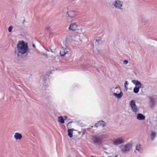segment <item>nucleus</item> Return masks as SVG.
I'll use <instances>...</instances> for the list:
<instances>
[{"mask_svg":"<svg viewBox=\"0 0 157 157\" xmlns=\"http://www.w3.org/2000/svg\"><path fill=\"white\" fill-rule=\"evenodd\" d=\"M17 48L18 52L22 54L25 53L28 50L27 44L23 41L18 42L17 45Z\"/></svg>","mask_w":157,"mask_h":157,"instance_id":"obj_1","label":"nucleus"},{"mask_svg":"<svg viewBox=\"0 0 157 157\" xmlns=\"http://www.w3.org/2000/svg\"><path fill=\"white\" fill-rule=\"evenodd\" d=\"M132 82L136 86L133 89V92L136 94L139 92L140 89L141 87L142 84L140 81L135 80H132Z\"/></svg>","mask_w":157,"mask_h":157,"instance_id":"obj_2","label":"nucleus"},{"mask_svg":"<svg viewBox=\"0 0 157 157\" xmlns=\"http://www.w3.org/2000/svg\"><path fill=\"white\" fill-rule=\"evenodd\" d=\"M83 34L77 33L73 37V43L76 45H79L82 43V40L80 39V36Z\"/></svg>","mask_w":157,"mask_h":157,"instance_id":"obj_3","label":"nucleus"},{"mask_svg":"<svg viewBox=\"0 0 157 157\" xmlns=\"http://www.w3.org/2000/svg\"><path fill=\"white\" fill-rule=\"evenodd\" d=\"M130 106L132 111L136 114L139 111V108L136 105L135 101L132 100L130 102Z\"/></svg>","mask_w":157,"mask_h":157,"instance_id":"obj_4","label":"nucleus"},{"mask_svg":"<svg viewBox=\"0 0 157 157\" xmlns=\"http://www.w3.org/2000/svg\"><path fill=\"white\" fill-rule=\"evenodd\" d=\"M123 2L119 0H116L113 3V5L116 8L121 10H123Z\"/></svg>","mask_w":157,"mask_h":157,"instance_id":"obj_5","label":"nucleus"},{"mask_svg":"<svg viewBox=\"0 0 157 157\" xmlns=\"http://www.w3.org/2000/svg\"><path fill=\"white\" fill-rule=\"evenodd\" d=\"M77 13L76 12L74 11L69 10V11L68 12L67 15H68V19H70L72 21L76 18Z\"/></svg>","mask_w":157,"mask_h":157,"instance_id":"obj_6","label":"nucleus"},{"mask_svg":"<svg viewBox=\"0 0 157 157\" xmlns=\"http://www.w3.org/2000/svg\"><path fill=\"white\" fill-rule=\"evenodd\" d=\"M132 147V144L130 143H128L125 144L122 147V151L124 153H126L129 151Z\"/></svg>","mask_w":157,"mask_h":157,"instance_id":"obj_7","label":"nucleus"},{"mask_svg":"<svg viewBox=\"0 0 157 157\" xmlns=\"http://www.w3.org/2000/svg\"><path fill=\"white\" fill-rule=\"evenodd\" d=\"M69 52V49L67 47H63L60 49V53L61 56H64L65 54H67Z\"/></svg>","mask_w":157,"mask_h":157,"instance_id":"obj_8","label":"nucleus"},{"mask_svg":"<svg viewBox=\"0 0 157 157\" xmlns=\"http://www.w3.org/2000/svg\"><path fill=\"white\" fill-rule=\"evenodd\" d=\"M124 142V140L123 137L117 138L114 141L113 144L115 145H118L123 144Z\"/></svg>","mask_w":157,"mask_h":157,"instance_id":"obj_9","label":"nucleus"},{"mask_svg":"<svg viewBox=\"0 0 157 157\" xmlns=\"http://www.w3.org/2000/svg\"><path fill=\"white\" fill-rule=\"evenodd\" d=\"M110 91L113 95L115 93H119L120 91H121L120 87L118 86H116L113 87L111 89Z\"/></svg>","mask_w":157,"mask_h":157,"instance_id":"obj_10","label":"nucleus"},{"mask_svg":"<svg viewBox=\"0 0 157 157\" xmlns=\"http://www.w3.org/2000/svg\"><path fill=\"white\" fill-rule=\"evenodd\" d=\"M91 140L93 141V143L94 144H98L101 142V138L96 136H93Z\"/></svg>","mask_w":157,"mask_h":157,"instance_id":"obj_11","label":"nucleus"},{"mask_svg":"<svg viewBox=\"0 0 157 157\" xmlns=\"http://www.w3.org/2000/svg\"><path fill=\"white\" fill-rule=\"evenodd\" d=\"M48 75H44L43 76V84L44 86H48Z\"/></svg>","mask_w":157,"mask_h":157,"instance_id":"obj_12","label":"nucleus"},{"mask_svg":"<svg viewBox=\"0 0 157 157\" xmlns=\"http://www.w3.org/2000/svg\"><path fill=\"white\" fill-rule=\"evenodd\" d=\"M78 26V25L76 23H71L68 29L69 30L75 31L77 29Z\"/></svg>","mask_w":157,"mask_h":157,"instance_id":"obj_13","label":"nucleus"},{"mask_svg":"<svg viewBox=\"0 0 157 157\" xmlns=\"http://www.w3.org/2000/svg\"><path fill=\"white\" fill-rule=\"evenodd\" d=\"M14 137L16 140H20L22 138V136L20 133L16 132L14 133Z\"/></svg>","mask_w":157,"mask_h":157,"instance_id":"obj_14","label":"nucleus"},{"mask_svg":"<svg viewBox=\"0 0 157 157\" xmlns=\"http://www.w3.org/2000/svg\"><path fill=\"white\" fill-rule=\"evenodd\" d=\"M137 119L139 120H144L145 118V117L141 113H138L136 116Z\"/></svg>","mask_w":157,"mask_h":157,"instance_id":"obj_15","label":"nucleus"},{"mask_svg":"<svg viewBox=\"0 0 157 157\" xmlns=\"http://www.w3.org/2000/svg\"><path fill=\"white\" fill-rule=\"evenodd\" d=\"M113 95L117 99H120L123 96V93L122 91H121L119 93H115Z\"/></svg>","mask_w":157,"mask_h":157,"instance_id":"obj_16","label":"nucleus"},{"mask_svg":"<svg viewBox=\"0 0 157 157\" xmlns=\"http://www.w3.org/2000/svg\"><path fill=\"white\" fill-rule=\"evenodd\" d=\"M136 150L139 152L141 153L143 151L141 145L139 144H137L136 146Z\"/></svg>","mask_w":157,"mask_h":157,"instance_id":"obj_17","label":"nucleus"},{"mask_svg":"<svg viewBox=\"0 0 157 157\" xmlns=\"http://www.w3.org/2000/svg\"><path fill=\"white\" fill-rule=\"evenodd\" d=\"M149 100L150 102L151 107H154L155 105V100L152 97H151L149 98Z\"/></svg>","mask_w":157,"mask_h":157,"instance_id":"obj_18","label":"nucleus"},{"mask_svg":"<svg viewBox=\"0 0 157 157\" xmlns=\"http://www.w3.org/2000/svg\"><path fill=\"white\" fill-rule=\"evenodd\" d=\"M74 130V129L72 128L71 129H68L67 130L68 135L70 138H71L73 136V132Z\"/></svg>","mask_w":157,"mask_h":157,"instance_id":"obj_19","label":"nucleus"},{"mask_svg":"<svg viewBox=\"0 0 157 157\" xmlns=\"http://www.w3.org/2000/svg\"><path fill=\"white\" fill-rule=\"evenodd\" d=\"M99 126H101L102 127H104L106 125V124L103 121H99L98 122Z\"/></svg>","mask_w":157,"mask_h":157,"instance_id":"obj_20","label":"nucleus"},{"mask_svg":"<svg viewBox=\"0 0 157 157\" xmlns=\"http://www.w3.org/2000/svg\"><path fill=\"white\" fill-rule=\"evenodd\" d=\"M156 136V133L154 131L151 132V138L152 140H154Z\"/></svg>","mask_w":157,"mask_h":157,"instance_id":"obj_21","label":"nucleus"},{"mask_svg":"<svg viewBox=\"0 0 157 157\" xmlns=\"http://www.w3.org/2000/svg\"><path fill=\"white\" fill-rule=\"evenodd\" d=\"M58 121L61 123L62 124H63L64 123V119L63 118V117L62 116H59V117L58 118Z\"/></svg>","mask_w":157,"mask_h":157,"instance_id":"obj_22","label":"nucleus"},{"mask_svg":"<svg viewBox=\"0 0 157 157\" xmlns=\"http://www.w3.org/2000/svg\"><path fill=\"white\" fill-rule=\"evenodd\" d=\"M109 136V133H106L105 134H103V135H102L101 136V138H108Z\"/></svg>","mask_w":157,"mask_h":157,"instance_id":"obj_23","label":"nucleus"},{"mask_svg":"<svg viewBox=\"0 0 157 157\" xmlns=\"http://www.w3.org/2000/svg\"><path fill=\"white\" fill-rule=\"evenodd\" d=\"M69 11V10H68L67 8H64L63 10V12L65 14H68V12Z\"/></svg>","mask_w":157,"mask_h":157,"instance_id":"obj_24","label":"nucleus"},{"mask_svg":"<svg viewBox=\"0 0 157 157\" xmlns=\"http://www.w3.org/2000/svg\"><path fill=\"white\" fill-rule=\"evenodd\" d=\"M128 81H125L124 83L125 88L127 90L128 89Z\"/></svg>","mask_w":157,"mask_h":157,"instance_id":"obj_25","label":"nucleus"},{"mask_svg":"<svg viewBox=\"0 0 157 157\" xmlns=\"http://www.w3.org/2000/svg\"><path fill=\"white\" fill-rule=\"evenodd\" d=\"M13 28V26H10L8 28V30L9 32H11Z\"/></svg>","mask_w":157,"mask_h":157,"instance_id":"obj_26","label":"nucleus"},{"mask_svg":"<svg viewBox=\"0 0 157 157\" xmlns=\"http://www.w3.org/2000/svg\"><path fill=\"white\" fill-rule=\"evenodd\" d=\"M101 40L100 39H96L95 40V42H97V43H99L101 41Z\"/></svg>","mask_w":157,"mask_h":157,"instance_id":"obj_27","label":"nucleus"},{"mask_svg":"<svg viewBox=\"0 0 157 157\" xmlns=\"http://www.w3.org/2000/svg\"><path fill=\"white\" fill-rule=\"evenodd\" d=\"M128 62L127 60H125L124 61L123 63L124 64H127L128 63Z\"/></svg>","mask_w":157,"mask_h":157,"instance_id":"obj_28","label":"nucleus"},{"mask_svg":"<svg viewBox=\"0 0 157 157\" xmlns=\"http://www.w3.org/2000/svg\"><path fill=\"white\" fill-rule=\"evenodd\" d=\"M98 126H99V124H98V122L97 123H95L94 124V127H96V128H97Z\"/></svg>","mask_w":157,"mask_h":157,"instance_id":"obj_29","label":"nucleus"},{"mask_svg":"<svg viewBox=\"0 0 157 157\" xmlns=\"http://www.w3.org/2000/svg\"><path fill=\"white\" fill-rule=\"evenodd\" d=\"M43 55L45 56V57H47V55L45 53H44L43 54Z\"/></svg>","mask_w":157,"mask_h":157,"instance_id":"obj_30","label":"nucleus"},{"mask_svg":"<svg viewBox=\"0 0 157 157\" xmlns=\"http://www.w3.org/2000/svg\"><path fill=\"white\" fill-rule=\"evenodd\" d=\"M108 157H117V155H113V156H108Z\"/></svg>","mask_w":157,"mask_h":157,"instance_id":"obj_31","label":"nucleus"},{"mask_svg":"<svg viewBox=\"0 0 157 157\" xmlns=\"http://www.w3.org/2000/svg\"><path fill=\"white\" fill-rule=\"evenodd\" d=\"M63 118H64V119H67V117L66 116H64V117H63Z\"/></svg>","mask_w":157,"mask_h":157,"instance_id":"obj_32","label":"nucleus"},{"mask_svg":"<svg viewBox=\"0 0 157 157\" xmlns=\"http://www.w3.org/2000/svg\"><path fill=\"white\" fill-rule=\"evenodd\" d=\"M33 46L34 48L35 47V45L34 44H33Z\"/></svg>","mask_w":157,"mask_h":157,"instance_id":"obj_33","label":"nucleus"},{"mask_svg":"<svg viewBox=\"0 0 157 157\" xmlns=\"http://www.w3.org/2000/svg\"><path fill=\"white\" fill-rule=\"evenodd\" d=\"M17 57H19V54L18 53H17Z\"/></svg>","mask_w":157,"mask_h":157,"instance_id":"obj_34","label":"nucleus"}]
</instances>
